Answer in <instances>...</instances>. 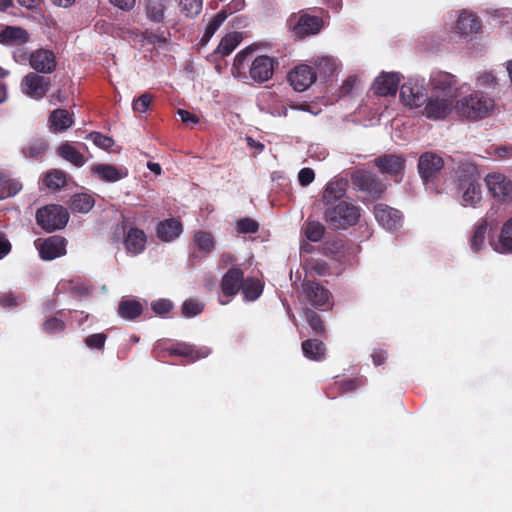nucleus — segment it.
I'll return each mask as SVG.
<instances>
[{
    "instance_id": "f257e3e1",
    "label": "nucleus",
    "mask_w": 512,
    "mask_h": 512,
    "mask_svg": "<svg viewBox=\"0 0 512 512\" xmlns=\"http://www.w3.org/2000/svg\"><path fill=\"white\" fill-rule=\"evenodd\" d=\"M403 106L432 120L444 119L452 111V98H399Z\"/></svg>"
},
{
    "instance_id": "f03ea898",
    "label": "nucleus",
    "mask_w": 512,
    "mask_h": 512,
    "mask_svg": "<svg viewBox=\"0 0 512 512\" xmlns=\"http://www.w3.org/2000/svg\"><path fill=\"white\" fill-rule=\"evenodd\" d=\"M360 208L349 201L324 208L323 219L332 230H345L358 223Z\"/></svg>"
},
{
    "instance_id": "7ed1b4c3",
    "label": "nucleus",
    "mask_w": 512,
    "mask_h": 512,
    "mask_svg": "<svg viewBox=\"0 0 512 512\" xmlns=\"http://www.w3.org/2000/svg\"><path fill=\"white\" fill-rule=\"evenodd\" d=\"M288 26L296 38L303 39L318 34L324 26L322 17L301 10L288 18Z\"/></svg>"
},
{
    "instance_id": "20e7f679",
    "label": "nucleus",
    "mask_w": 512,
    "mask_h": 512,
    "mask_svg": "<svg viewBox=\"0 0 512 512\" xmlns=\"http://www.w3.org/2000/svg\"><path fill=\"white\" fill-rule=\"evenodd\" d=\"M35 218L43 230L51 233L63 229L67 225L69 213L61 205L50 204L39 208Z\"/></svg>"
},
{
    "instance_id": "39448f33",
    "label": "nucleus",
    "mask_w": 512,
    "mask_h": 512,
    "mask_svg": "<svg viewBox=\"0 0 512 512\" xmlns=\"http://www.w3.org/2000/svg\"><path fill=\"white\" fill-rule=\"evenodd\" d=\"M494 106V98H461L455 108L461 117L475 121L488 117Z\"/></svg>"
},
{
    "instance_id": "423d86ee",
    "label": "nucleus",
    "mask_w": 512,
    "mask_h": 512,
    "mask_svg": "<svg viewBox=\"0 0 512 512\" xmlns=\"http://www.w3.org/2000/svg\"><path fill=\"white\" fill-rule=\"evenodd\" d=\"M353 186L374 201L379 199L386 191V185L373 172L367 170H356L351 175Z\"/></svg>"
},
{
    "instance_id": "0eeeda50",
    "label": "nucleus",
    "mask_w": 512,
    "mask_h": 512,
    "mask_svg": "<svg viewBox=\"0 0 512 512\" xmlns=\"http://www.w3.org/2000/svg\"><path fill=\"white\" fill-rule=\"evenodd\" d=\"M430 85L432 92L436 96H455L457 93H467L469 86L467 84L459 85L456 77L448 72L436 71L430 76Z\"/></svg>"
},
{
    "instance_id": "6e6552de",
    "label": "nucleus",
    "mask_w": 512,
    "mask_h": 512,
    "mask_svg": "<svg viewBox=\"0 0 512 512\" xmlns=\"http://www.w3.org/2000/svg\"><path fill=\"white\" fill-rule=\"evenodd\" d=\"M373 164L385 175L390 176L395 182H401L406 167V158L401 154H383L373 160Z\"/></svg>"
},
{
    "instance_id": "1a4fd4ad",
    "label": "nucleus",
    "mask_w": 512,
    "mask_h": 512,
    "mask_svg": "<svg viewBox=\"0 0 512 512\" xmlns=\"http://www.w3.org/2000/svg\"><path fill=\"white\" fill-rule=\"evenodd\" d=\"M301 287L306 302L314 308L326 310L333 305L330 291L320 283L304 280Z\"/></svg>"
},
{
    "instance_id": "9d476101",
    "label": "nucleus",
    "mask_w": 512,
    "mask_h": 512,
    "mask_svg": "<svg viewBox=\"0 0 512 512\" xmlns=\"http://www.w3.org/2000/svg\"><path fill=\"white\" fill-rule=\"evenodd\" d=\"M244 272L239 266H233L222 276L220 282L221 293L226 300L219 299L220 304L226 305L236 296L243 286Z\"/></svg>"
},
{
    "instance_id": "9b49d317",
    "label": "nucleus",
    "mask_w": 512,
    "mask_h": 512,
    "mask_svg": "<svg viewBox=\"0 0 512 512\" xmlns=\"http://www.w3.org/2000/svg\"><path fill=\"white\" fill-rule=\"evenodd\" d=\"M489 192L499 202L512 201V180L501 173H489L485 177Z\"/></svg>"
},
{
    "instance_id": "f8f14e48",
    "label": "nucleus",
    "mask_w": 512,
    "mask_h": 512,
    "mask_svg": "<svg viewBox=\"0 0 512 512\" xmlns=\"http://www.w3.org/2000/svg\"><path fill=\"white\" fill-rule=\"evenodd\" d=\"M418 172L422 181L427 184L433 181L444 167L443 158L435 152H425L418 160Z\"/></svg>"
},
{
    "instance_id": "ddd939ff",
    "label": "nucleus",
    "mask_w": 512,
    "mask_h": 512,
    "mask_svg": "<svg viewBox=\"0 0 512 512\" xmlns=\"http://www.w3.org/2000/svg\"><path fill=\"white\" fill-rule=\"evenodd\" d=\"M278 61L267 55H260L253 59L249 67L250 78L258 84H262L272 78Z\"/></svg>"
},
{
    "instance_id": "4468645a",
    "label": "nucleus",
    "mask_w": 512,
    "mask_h": 512,
    "mask_svg": "<svg viewBox=\"0 0 512 512\" xmlns=\"http://www.w3.org/2000/svg\"><path fill=\"white\" fill-rule=\"evenodd\" d=\"M287 80L294 91L304 92L316 81V73L310 66L300 64L288 73Z\"/></svg>"
},
{
    "instance_id": "2eb2a0df",
    "label": "nucleus",
    "mask_w": 512,
    "mask_h": 512,
    "mask_svg": "<svg viewBox=\"0 0 512 512\" xmlns=\"http://www.w3.org/2000/svg\"><path fill=\"white\" fill-rule=\"evenodd\" d=\"M170 356H179L186 359L188 363L206 358L210 353V348L206 346L197 347L186 342H176L166 349Z\"/></svg>"
},
{
    "instance_id": "dca6fc26",
    "label": "nucleus",
    "mask_w": 512,
    "mask_h": 512,
    "mask_svg": "<svg viewBox=\"0 0 512 512\" xmlns=\"http://www.w3.org/2000/svg\"><path fill=\"white\" fill-rule=\"evenodd\" d=\"M348 180L342 177H334L325 186L322 193L324 208L345 201L344 197L348 189Z\"/></svg>"
},
{
    "instance_id": "f3484780",
    "label": "nucleus",
    "mask_w": 512,
    "mask_h": 512,
    "mask_svg": "<svg viewBox=\"0 0 512 512\" xmlns=\"http://www.w3.org/2000/svg\"><path fill=\"white\" fill-rule=\"evenodd\" d=\"M401 80L400 73L382 72L376 77L372 86L375 96H395Z\"/></svg>"
},
{
    "instance_id": "a211bd4d",
    "label": "nucleus",
    "mask_w": 512,
    "mask_h": 512,
    "mask_svg": "<svg viewBox=\"0 0 512 512\" xmlns=\"http://www.w3.org/2000/svg\"><path fill=\"white\" fill-rule=\"evenodd\" d=\"M481 28V20L475 13L468 10L459 12L455 24V31L460 37L465 39L471 38L473 35L481 32Z\"/></svg>"
},
{
    "instance_id": "6ab92c4d",
    "label": "nucleus",
    "mask_w": 512,
    "mask_h": 512,
    "mask_svg": "<svg viewBox=\"0 0 512 512\" xmlns=\"http://www.w3.org/2000/svg\"><path fill=\"white\" fill-rule=\"evenodd\" d=\"M36 245L41 259L46 261L54 260L66 254V239L58 235L50 236L41 243H36Z\"/></svg>"
},
{
    "instance_id": "aec40b11",
    "label": "nucleus",
    "mask_w": 512,
    "mask_h": 512,
    "mask_svg": "<svg viewBox=\"0 0 512 512\" xmlns=\"http://www.w3.org/2000/svg\"><path fill=\"white\" fill-rule=\"evenodd\" d=\"M374 215L378 223L388 230H396L401 226V212L386 204H376L374 206Z\"/></svg>"
},
{
    "instance_id": "412c9836",
    "label": "nucleus",
    "mask_w": 512,
    "mask_h": 512,
    "mask_svg": "<svg viewBox=\"0 0 512 512\" xmlns=\"http://www.w3.org/2000/svg\"><path fill=\"white\" fill-rule=\"evenodd\" d=\"M29 64L37 72L52 73L56 68V57L47 49H38L29 55Z\"/></svg>"
},
{
    "instance_id": "4be33fe9",
    "label": "nucleus",
    "mask_w": 512,
    "mask_h": 512,
    "mask_svg": "<svg viewBox=\"0 0 512 512\" xmlns=\"http://www.w3.org/2000/svg\"><path fill=\"white\" fill-rule=\"evenodd\" d=\"M459 188L464 190L463 201L467 205L475 206L482 199L481 185L474 174L467 177L459 176Z\"/></svg>"
},
{
    "instance_id": "5701e85b",
    "label": "nucleus",
    "mask_w": 512,
    "mask_h": 512,
    "mask_svg": "<svg viewBox=\"0 0 512 512\" xmlns=\"http://www.w3.org/2000/svg\"><path fill=\"white\" fill-rule=\"evenodd\" d=\"M50 86L49 79L37 73L30 72L22 80V92L27 95H44Z\"/></svg>"
},
{
    "instance_id": "b1692460",
    "label": "nucleus",
    "mask_w": 512,
    "mask_h": 512,
    "mask_svg": "<svg viewBox=\"0 0 512 512\" xmlns=\"http://www.w3.org/2000/svg\"><path fill=\"white\" fill-rule=\"evenodd\" d=\"M146 242L145 232L137 227H131L124 238L125 249L127 253L132 255L142 253L146 247Z\"/></svg>"
},
{
    "instance_id": "393cba45",
    "label": "nucleus",
    "mask_w": 512,
    "mask_h": 512,
    "mask_svg": "<svg viewBox=\"0 0 512 512\" xmlns=\"http://www.w3.org/2000/svg\"><path fill=\"white\" fill-rule=\"evenodd\" d=\"M174 0H145L144 8L149 20L160 23L165 17V12L172 6Z\"/></svg>"
},
{
    "instance_id": "a878e982",
    "label": "nucleus",
    "mask_w": 512,
    "mask_h": 512,
    "mask_svg": "<svg viewBox=\"0 0 512 512\" xmlns=\"http://www.w3.org/2000/svg\"><path fill=\"white\" fill-rule=\"evenodd\" d=\"M22 188L19 179L13 178L7 170H0V200L14 197Z\"/></svg>"
},
{
    "instance_id": "bb28decb",
    "label": "nucleus",
    "mask_w": 512,
    "mask_h": 512,
    "mask_svg": "<svg viewBox=\"0 0 512 512\" xmlns=\"http://www.w3.org/2000/svg\"><path fill=\"white\" fill-rule=\"evenodd\" d=\"M156 232L162 241H171L181 234L182 223L175 218L166 219L158 224Z\"/></svg>"
},
{
    "instance_id": "cd10ccee",
    "label": "nucleus",
    "mask_w": 512,
    "mask_h": 512,
    "mask_svg": "<svg viewBox=\"0 0 512 512\" xmlns=\"http://www.w3.org/2000/svg\"><path fill=\"white\" fill-rule=\"evenodd\" d=\"M29 41L28 32L21 27L7 26L0 32V43L5 45H22Z\"/></svg>"
},
{
    "instance_id": "c85d7f7f",
    "label": "nucleus",
    "mask_w": 512,
    "mask_h": 512,
    "mask_svg": "<svg viewBox=\"0 0 512 512\" xmlns=\"http://www.w3.org/2000/svg\"><path fill=\"white\" fill-rule=\"evenodd\" d=\"M91 172L106 182H117L127 176V172L118 169L112 164H96L91 167Z\"/></svg>"
},
{
    "instance_id": "c756f323",
    "label": "nucleus",
    "mask_w": 512,
    "mask_h": 512,
    "mask_svg": "<svg viewBox=\"0 0 512 512\" xmlns=\"http://www.w3.org/2000/svg\"><path fill=\"white\" fill-rule=\"evenodd\" d=\"M50 129L53 132H62L72 126V116L65 109L54 110L49 117Z\"/></svg>"
},
{
    "instance_id": "7c9ffc66",
    "label": "nucleus",
    "mask_w": 512,
    "mask_h": 512,
    "mask_svg": "<svg viewBox=\"0 0 512 512\" xmlns=\"http://www.w3.org/2000/svg\"><path fill=\"white\" fill-rule=\"evenodd\" d=\"M302 351L306 358L313 361H321L325 358V344L317 339H307L302 342Z\"/></svg>"
},
{
    "instance_id": "2f4dec72",
    "label": "nucleus",
    "mask_w": 512,
    "mask_h": 512,
    "mask_svg": "<svg viewBox=\"0 0 512 512\" xmlns=\"http://www.w3.org/2000/svg\"><path fill=\"white\" fill-rule=\"evenodd\" d=\"M143 312V305L135 299H123L118 305V314L126 320H135Z\"/></svg>"
},
{
    "instance_id": "473e14b6",
    "label": "nucleus",
    "mask_w": 512,
    "mask_h": 512,
    "mask_svg": "<svg viewBox=\"0 0 512 512\" xmlns=\"http://www.w3.org/2000/svg\"><path fill=\"white\" fill-rule=\"evenodd\" d=\"M57 153L61 158L76 167H82L86 162L84 155L68 142L61 144L57 149Z\"/></svg>"
},
{
    "instance_id": "72a5a7b5",
    "label": "nucleus",
    "mask_w": 512,
    "mask_h": 512,
    "mask_svg": "<svg viewBox=\"0 0 512 512\" xmlns=\"http://www.w3.org/2000/svg\"><path fill=\"white\" fill-rule=\"evenodd\" d=\"M264 285L258 278L247 277L243 279L241 292L247 301H255L263 292Z\"/></svg>"
},
{
    "instance_id": "f704fd0d",
    "label": "nucleus",
    "mask_w": 512,
    "mask_h": 512,
    "mask_svg": "<svg viewBox=\"0 0 512 512\" xmlns=\"http://www.w3.org/2000/svg\"><path fill=\"white\" fill-rule=\"evenodd\" d=\"M48 149V143L44 139H33L22 148V154L25 158L41 159Z\"/></svg>"
},
{
    "instance_id": "c9c22d12",
    "label": "nucleus",
    "mask_w": 512,
    "mask_h": 512,
    "mask_svg": "<svg viewBox=\"0 0 512 512\" xmlns=\"http://www.w3.org/2000/svg\"><path fill=\"white\" fill-rule=\"evenodd\" d=\"M325 231V226L317 220L307 219L302 227L303 234L311 242H319L322 240Z\"/></svg>"
},
{
    "instance_id": "e433bc0d",
    "label": "nucleus",
    "mask_w": 512,
    "mask_h": 512,
    "mask_svg": "<svg viewBox=\"0 0 512 512\" xmlns=\"http://www.w3.org/2000/svg\"><path fill=\"white\" fill-rule=\"evenodd\" d=\"M425 85L426 84L424 78H410L400 87L399 96H423L424 92L426 91Z\"/></svg>"
},
{
    "instance_id": "4c0bfd02",
    "label": "nucleus",
    "mask_w": 512,
    "mask_h": 512,
    "mask_svg": "<svg viewBox=\"0 0 512 512\" xmlns=\"http://www.w3.org/2000/svg\"><path fill=\"white\" fill-rule=\"evenodd\" d=\"M488 229V221L487 218L481 219L477 225L475 226V229L473 231V234L470 238V248L474 252H479L485 243V235Z\"/></svg>"
},
{
    "instance_id": "58836bf2",
    "label": "nucleus",
    "mask_w": 512,
    "mask_h": 512,
    "mask_svg": "<svg viewBox=\"0 0 512 512\" xmlns=\"http://www.w3.org/2000/svg\"><path fill=\"white\" fill-rule=\"evenodd\" d=\"M241 34L238 32H232L226 34L220 41L218 47L215 50V53L220 54L222 56H227L231 54L234 49L241 42Z\"/></svg>"
},
{
    "instance_id": "ea45409f",
    "label": "nucleus",
    "mask_w": 512,
    "mask_h": 512,
    "mask_svg": "<svg viewBox=\"0 0 512 512\" xmlns=\"http://www.w3.org/2000/svg\"><path fill=\"white\" fill-rule=\"evenodd\" d=\"M94 198L86 193H79L72 197L70 208L74 212L87 213L94 206Z\"/></svg>"
},
{
    "instance_id": "a19ab883",
    "label": "nucleus",
    "mask_w": 512,
    "mask_h": 512,
    "mask_svg": "<svg viewBox=\"0 0 512 512\" xmlns=\"http://www.w3.org/2000/svg\"><path fill=\"white\" fill-rule=\"evenodd\" d=\"M45 185L52 190H59L67 183V174L59 169H51L45 174Z\"/></svg>"
},
{
    "instance_id": "79ce46f5",
    "label": "nucleus",
    "mask_w": 512,
    "mask_h": 512,
    "mask_svg": "<svg viewBox=\"0 0 512 512\" xmlns=\"http://www.w3.org/2000/svg\"><path fill=\"white\" fill-rule=\"evenodd\" d=\"M313 64L320 75L324 77L331 76L337 69V60L331 56H318L313 59Z\"/></svg>"
},
{
    "instance_id": "37998d69",
    "label": "nucleus",
    "mask_w": 512,
    "mask_h": 512,
    "mask_svg": "<svg viewBox=\"0 0 512 512\" xmlns=\"http://www.w3.org/2000/svg\"><path fill=\"white\" fill-rule=\"evenodd\" d=\"M496 250L512 253V217L503 225Z\"/></svg>"
},
{
    "instance_id": "c03bdc74",
    "label": "nucleus",
    "mask_w": 512,
    "mask_h": 512,
    "mask_svg": "<svg viewBox=\"0 0 512 512\" xmlns=\"http://www.w3.org/2000/svg\"><path fill=\"white\" fill-rule=\"evenodd\" d=\"M303 316L315 334L319 336L326 335V328L319 314L310 308H305L303 310Z\"/></svg>"
},
{
    "instance_id": "a18cd8bd",
    "label": "nucleus",
    "mask_w": 512,
    "mask_h": 512,
    "mask_svg": "<svg viewBox=\"0 0 512 512\" xmlns=\"http://www.w3.org/2000/svg\"><path fill=\"white\" fill-rule=\"evenodd\" d=\"M194 241L199 248L205 254L211 253L215 248V240L211 233L206 231H197L194 234Z\"/></svg>"
},
{
    "instance_id": "49530a36",
    "label": "nucleus",
    "mask_w": 512,
    "mask_h": 512,
    "mask_svg": "<svg viewBox=\"0 0 512 512\" xmlns=\"http://www.w3.org/2000/svg\"><path fill=\"white\" fill-rule=\"evenodd\" d=\"M226 18V10H222L219 13H217L207 24L202 41L208 42L214 35V33L218 30V28L222 25V23L226 20Z\"/></svg>"
},
{
    "instance_id": "de8ad7c7",
    "label": "nucleus",
    "mask_w": 512,
    "mask_h": 512,
    "mask_svg": "<svg viewBox=\"0 0 512 512\" xmlns=\"http://www.w3.org/2000/svg\"><path fill=\"white\" fill-rule=\"evenodd\" d=\"M86 139L91 140L97 147L106 151H108L115 144V141L112 137L106 136L96 131L90 132L86 136Z\"/></svg>"
},
{
    "instance_id": "09e8293b",
    "label": "nucleus",
    "mask_w": 512,
    "mask_h": 512,
    "mask_svg": "<svg viewBox=\"0 0 512 512\" xmlns=\"http://www.w3.org/2000/svg\"><path fill=\"white\" fill-rule=\"evenodd\" d=\"M181 12L187 17H194L202 11V0H180Z\"/></svg>"
},
{
    "instance_id": "8fccbe9b",
    "label": "nucleus",
    "mask_w": 512,
    "mask_h": 512,
    "mask_svg": "<svg viewBox=\"0 0 512 512\" xmlns=\"http://www.w3.org/2000/svg\"><path fill=\"white\" fill-rule=\"evenodd\" d=\"M361 84L362 82L358 75H350L343 81L341 93L343 96L349 95L354 91H357Z\"/></svg>"
},
{
    "instance_id": "3c124183",
    "label": "nucleus",
    "mask_w": 512,
    "mask_h": 512,
    "mask_svg": "<svg viewBox=\"0 0 512 512\" xmlns=\"http://www.w3.org/2000/svg\"><path fill=\"white\" fill-rule=\"evenodd\" d=\"M42 328H43L44 332H46L48 334H54V333L64 331L66 328V325H65L64 321H62L61 319H59L57 317H51L43 323Z\"/></svg>"
},
{
    "instance_id": "603ef678",
    "label": "nucleus",
    "mask_w": 512,
    "mask_h": 512,
    "mask_svg": "<svg viewBox=\"0 0 512 512\" xmlns=\"http://www.w3.org/2000/svg\"><path fill=\"white\" fill-rule=\"evenodd\" d=\"M203 311V305L193 299L186 300L182 305V314L185 317H194Z\"/></svg>"
},
{
    "instance_id": "864d4df0",
    "label": "nucleus",
    "mask_w": 512,
    "mask_h": 512,
    "mask_svg": "<svg viewBox=\"0 0 512 512\" xmlns=\"http://www.w3.org/2000/svg\"><path fill=\"white\" fill-rule=\"evenodd\" d=\"M107 340V335L104 333H95L85 338V344L91 349H104Z\"/></svg>"
},
{
    "instance_id": "5fc2aeb1",
    "label": "nucleus",
    "mask_w": 512,
    "mask_h": 512,
    "mask_svg": "<svg viewBox=\"0 0 512 512\" xmlns=\"http://www.w3.org/2000/svg\"><path fill=\"white\" fill-rule=\"evenodd\" d=\"M237 229L240 233H256L259 230V224L251 218H242L237 222Z\"/></svg>"
},
{
    "instance_id": "6e6d98bb",
    "label": "nucleus",
    "mask_w": 512,
    "mask_h": 512,
    "mask_svg": "<svg viewBox=\"0 0 512 512\" xmlns=\"http://www.w3.org/2000/svg\"><path fill=\"white\" fill-rule=\"evenodd\" d=\"M339 385V388L341 392H352L359 387H361L364 384V381L362 378L355 377L350 379H345L337 383Z\"/></svg>"
},
{
    "instance_id": "4d7b16f0",
    "label": "nucleus",
    "mask_w": 512,
    "mask_h": 512,
    "mask_svg": "<svg viewBox=\"0 0 512 512\" xmlns=\"http://www.w3.org/2000/svg\"><path fill=\"white\" fill-rule=\"evenodd\" d=\"M144 39L151 44H165L167 36L164 31L157 29L156 31H145Z\"/></svg>"
},
{
    "instance_id": "13d9d810",
    "label": "nucleus",
    "mask_w": 512,
    "mask_h": 512,
    "mask_svg": "<svg viewBox=\"0 0 512 512\" xmlns=\"http://www.w3.org/2000/svg\"><path fill=\"white\" fill-rule=\"evenodd\" d=\"M152 310L158 315H165L171 311L173 304L167 299H159L152 303Z\"/></svg>"
},
{
    "instance_id": "bf43d9fd",
    "label": "nucleus",
    "mask_w": 512,
    "mask_h": 512,
    "mask_svg": "<svg viewBox=\"0 0 512 512\" xmlns=\"http://www.w3.org/2000/svg\"><path fill=\"white\" fill-rule=\"evenodd\" d=\"M497 85L496 78L491 73H484L477 78L476 86L478 88L490 89Z\"/></svg>"
},
{
    "instance_id": "052dcab7",
    "label": "nucleus",
    "mask_w": 512,
    "mask_h": 512,
    "mask_svg": "<svg viewBox=\"0 0 512 512\" xmlns=\"http://www.w3.org/2000/svg\"><path fill=\"white\" fill-rule=\"evenodd\" d=\"M315 179V173L311 168H302L298 173V181L301 186H308Z\"/></svg>"
},
{
    "instance_id": "680f3d73",
    "label": "nucleus",
    "mask_w": 512,
    "mask_h": 512,
    "mask_svg": "<svg viewBox=\"0 0 512 512\" xmlns=\"http://www.w3.org/2000/svg\"><path fill=\"white\" fill-rule=\"evenodd\" d=\"M252 52L253 49L251 48H246L240 51L234 58L233 70L236 69L239 71L241 68H243L245 62L248 61V58L252 54Z\"/></svg>"
},
{
    "instance_id": "e2e57ef3",
    "label": "nucleus",
    "mask_w": 512,
    "mask_h": 512,
    "mask_svg": "<svg viewBox=\"0 0 512 512\" xmlns=\"http://www.w3.org/2000/svg\"><path fill=\"white\" fill-rule=\"evenodd\" d=\"M177 114L180 116L181 121L187 126L193 127L199 123V117L184 109H178Z\"/></svg>"
},
{
    "instance_id": "0e129e2a",
    "label": "nucleus",
    "mask_w": 512,
    "mask_h": 512,
    "mask_svg": "<svg viewBox=\"0 0 512 512\" xmlns=\"http://www.w3.org/2000/svg\"><path fill=\"white\" fill-rule=\"evenodd\" d=\"M153 98H134L132 102V108L134 112L144 113L147 111L152 103Z\"/></svg>"
},
{
    "instance_id": "69168bd1",
    "label": "nucleus",
    "mask_w": 512,
    "mask_h": 512,
    "mask_svg": "<svg viewBox=\"0 0 512 512\" xmlns=\"http://www.w3.org/2000/svg\"><path fill=\"white\" fill-rule=\"evenodd\" d=\"M12 249V245L7 237V235L2 232L0 234V260L6 257Z\"/></svg>"
},
{
    "instance_id": "338daca9",
    "label": "nucleus",
    "mask_w": 512,
    "mask_h": 512,
    "mask_svg": "<svg viewBox=\"0 0 512 512\" xmlns=\"http://www.w3.org/2000/svg\"><path fill=\"white\" fill-rule=\"evenodd\" d=\"M312 270L319 276H325L329 273V265L323 260H317L312 265Z\"/></svg>"
},
{
    "instance_id": "774afa93",
    "label": "nucleus",
    "mask_w": 512,
    "mask_h": 512,
    "mask_svg": "<svg viewBox=\"0 0 512 512\" xmlns=\"http://www.w3.org/2000/svg\"><path fill=\"white\" fill-rule=\"evenodd\" d=\"M494 154L501 159H508L512 157V146L502 145L495 147Z\"/></svg>"
}]
</instances>
